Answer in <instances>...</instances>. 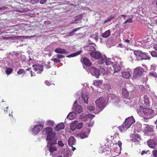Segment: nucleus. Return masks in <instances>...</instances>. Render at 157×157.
<instances>
[{"label":"nucleus","mask_w":157,"mask_h":157,"mask_svg":"<svg viewBox=\"0 0 157 157\" xmlns=\"http://www.w3.org/2000/svg\"><path fill=\"white\" fill-rule=\"evenodd\" d=\"M87 72H89L91 73L92 76H94L96 78H98L100 75V71L101 72L104 78L107 80V77H109L111 72L109 71H108L107 70L103 68H100V70L97 69L94 67H90L89 69H88L87 70H86Z\"/></svg>","instance_id":"f257e3e1"},{"label":"nucleus","mask_w":157,"mask_h":157,"mask_svg":"<svg viewBox=\"0 0 157 157\" xmlns=\"http://www.w3.org/2000/svg\"><path fill=\"white\" fill-rule=\"evenodd\" d=\"M45 123V121L42 120L39 122L38 124L31 125L29 128V132L33 135H37L44 128Z\"/></svg>","instance_id":"f03ea898"},{"label":"nucleus","mask_w":157,"mask_h":157,"mask_svg":"<svg viewBox=\"0 0 157 157\" xmlns=\"http://www.w3.org/2000/svg\"><path fill=\"white\" fill-rule=\"evenodd\" d=\"M144 99V103L145 105L143 104L144 106H140V108L137 110V112L140 117L143 118L144 120L146 121L147 119V96L145 95Z\"/></svg>","instance_id":"7ed1b4c3"},{"label":"nucleus","mask_w":157,"mask_h":157,"mask_svg":"<svg viewBox=\"0 0 157 157\" xmlns=\"http://www.w3.org/2000/svg\"><path fill=\"white\" fill-rule=\"evenodd\" d=\"M42 133L44 135H47L46 138L47 141L53 140V143H56L55 133L52 132V128L47 127L44 128L42 131Z\"/></svg>","instance_id":"20e7f679"},{"label":"nucleus","mask_w":157,"mask_h":157,"mask_svg":"<svg viewBox=\"0 0 157 157\" xmlns=\"http://www.w3.org/2000/svg\"><path fill=\"white\" fill-rule=\"evenodd\" d=\"M135 122V120L132 116L128 117L126 119L125 121L123 124L119 127V129L121 131L123 132L130 127Z\"/></svg>","instance_id":"39448f33"},{"label":"nucleus","mask_w":157,"mask_h":157,"mask_svg":"<svg viewBox=\"0 0 157 157\" xmlns=\"http://www.w3.org/2000/svg\"><path fill=\"white\" fill-rule=\"evenodd\" d=\"M144 68L141 67L136 68L134 71L133 77L135 78H137L140 77L144 74V72H146V65H143Z\"/></svg>","instance_id":"423d86ee"},{"label":"nucleus","mask_w":157,"mask_h":157,"mask_svg":"<svg viewBox=\"0 0 157 157\" xmlns=\"http://www.w3.org/2000/svg\"><path fill=\"white\" fill-rule=\"evenodd\" d=\"M131 54L136 56V59L137 61L147 59L146 54L140 51H135L133 52L132 54L131 53Z\"/></svg>","instance_id":"0eeeda50"},{"label":"nucleus","mask_w":157,"mask_h":157,"mask_svg":"<svg viewBox=\"0 0 157 157\" xmlns=\"http://www.w3.org/2000/svg\"><path fill=\"white\" fill-rule=\"evenodd\" d=\"M79 92L78 93V100H76L74 102L73 106L77 104L78 102L80 104H81L82 103H84L86 104H88V99L89 97L88 95L86 94H84L82 95V92H80V95L82 96L81 97H80L79 94Z\"/></svg>","instance_id":"6e6552de"},{"label":"nucleus","mask_w":157,"mask_h":157,"mask_svg":"<svg viewBox=\"0 0 157 157\" xmlns=\"http://www.w3.org/2000/svg\"><path fill=\"white\" fill-rule=\"evenodd\" d=\"M95 103L99 109H101V111L105 106V99L102 97H100L95 101Z\"/></svg>","instance_id":"1a4fd4ad"},{"label":"nucleus","mask_w":157,"mask_h":157,"mask_svg":"<svg viewBox=\"0 0 157 157\" xmlns=\"http://www.w3.org/2000/svg\"><path fill=\"white\" fill-rule=\"evenodd\" d=\"M53 140H50L48 142L47 147L49 148V150L50 153H52L57 150L56 148L54 145L55 144H56V143H53Z\"/></svg>","instance_id":"9d476101"},{"label":"nucleus","mask_w":157,"mask_h":157,"mask_svg":"<svg viewBox=\"0 0 157 157\" xmlns=\"http://www.w3.org/2000/svg\"><path fill=\"white\" fill-rule=\"evenodd\" d=\"M105 62L107 65H109L113 63L110 59L107 58L105 56H103L101 58L100 60L99 61V63L102 64Z\"/></svg>","instance_id":"9b49d317"},{"label":"nucleus","mask_w":157,"mask_h":157,"mask_svg":"<svg viewBox=\"0 0 157 157\" xmlns=\"http://www.w3.org/2000/svg\"><path fill=\"white\" fill-rule=\"evenodd\" d=\"M34 71L36 72L38 74L40 73L43 70V67L42 65L39 64H37L33 65Z\"/></svg>","instance_id":"f8f14e48"},{"label":"nucleus","mask_w":157,"mask_h":157,"mask_svg":"<svg viewBox=\"0 0 157 157\" xmlns=\"http://www.w3.org/2000/svg\"><path fill=\"white\" fill-rule=\"evenodd\" d=\"M90 55L94 58L96 59H99L98 63H99V61L100 60L101 57H103L100 53L98 51L96 52H91L90 53Z\"/></svg>","instance_id":"ddd939ff"},{"label":"nucleus","mask_w":157,"mask_h":157,"mask_svg":"<svg viewBox=\"0 0 157 157\" xmlns=\"http://www.w3.org/2000/svg\"><path fill=\"white\" fill-rule=\"evenodd\" d=\"M113 71L112 70L109 71V70H108L107 69H105L107 70L108 71H109L111 72L110 75V74L112 73H113V74H115L116 73L120 71L121 69V67L119 65V64L117 63L114 65H113ZM110 75H109V76Z\"/></svg>","instance_id":"4468645a"},{"label":"nucleus","mask_w":157,"mask_h":157,"mask_svg":"<svg viewBox=\"0 0 157 157\" xmlns=\"http://www.w3.org/2000/svg\"><path fill=\"white\" fill-rule=\"evenodd\" d=\"M133 138V140L136 144H140L141 139L140 136L137 134H132L131 136Z\"/></svg>","instance_id":"2eb2a0df"},{"label":"nucleus","mask_w":157,"mask_h":157,"mask_svg":"<svg viewBox=\"0 0 157 157\" xmlns=\"http://www.w3.org/2000/svg\"><path fill=\"white\" fill-rule=\"evenodd\" d=\"M83 62L86 66H83L84 68L86 70H87L88 69H89L90 66L91 65V63L90 60L86 58H84L83 59Z\"/></svg>","instance_id":"dca6fc26"},{"label":"nucleus","mask_w":157,"mask_h":157,"mask_svg":"<svg viewBox=\"0 0 157 157\" xmlns=\"http://www.w3.org/2000/svg\"><path fill=\"white\" fill-rule=\"evenodd\" d=\"M90 129H88L87 132L84 131H81L79 134L78 136L82 139H83L88 137V135L90 132Z\"/></svg>","instance_id":"f3484780"},{"label":"nucleus","mask_w":157,"mask_h":157,"mask_svg":"<svg viewBox=\"0 0 157 157\" xmlns=\"http://www.w3.org/2000/svg\"><path fill=\"white\" fill-rule=\"evenodd\" d=\"M122 143L120 141H118L117 144L114 145L113 147H116V149L114 150L115 152L117 153L116 155H117L119 153V151L121 148Z\"/></svg>","instance_id":"a211bd4d"},{"label":"nucleus","mask_w":157,"mask_h":157,"mask_svg":"<svg viewBox=\"0 0 157 157\" xmlns=\"http://www.w3.org/2000/svg\"><path fill=\"white\" fill-rule=\"evenodd\" d=\"M95 46L96 45L94 43H92L89 46H87L86 48V49L91 52H94L96 50L95 48Z\"/></svg>","instance_id":"6ab92c4d"},{"label":"nucleus","mask_w":157,"mask_h":157,"mask_svg":"<svg viewBox=\"0 0 157 157\" xmlns=\"http://www.w3.org/2000/svg\"><path fill=\"white\" fill-rule=\"evenodd\" d=\"M121 17H123L124 19H126V21L124 22V24H125L127 23H131L132 22V18L131 17L129 18V16L122 15L120 16V18H121Z\"/></svg>","instance_id":"aec40b11"},{"label":"nucleus","mask_w":157,"mask_h":157,"mask_svg":"<svg viewBox=\"0 0 157 157\" xmlns=\"http://www.w3.org/2000/svg\"><path fill=\"white\" fill-rule=\"evenodd\" d=\"M148 146L151 148H155L156 147L155 142L153 139L148 140Z\"/></svg>","instance_id":"412c9836"},{"label":"nucleus","mask_w":157,"mask_h":157,"mask_svg":"<svg viewBox=\"0 0 157 157\" xmlns=\"http://www.w3.org/2000/svg\"><path fill=\"white\" fill-rule=\"evenodd\" d=\"M68 143L69 145L73 148L72 145L76 144V140L73 136H71L68 140Z\"/></svg>","instance_id":"4be33fe9"},{"label":"nucleus","mask_w":157,"mask_h":157,"mask_svg":"<svg viewBox=\"0 0 157 157\" xmlns=\"http://www.w3.org/2000/svg\"><path fill=\"white\" fill-rule=\"evenodd\" d=\"M112 102L113 103L114 105L117 106V104L120 101L118 97L113 95L112 96Z\"/></svg>","instance_id":"5701e85b"},{"label":"nucleus","mask_w":157,"mask_h":157,"mask_svg":"<svg viewBox=\"0 0 157 157\" xmlns=\"http://www.w3.org/2000/svg\"><path fill=\"white\" fill-rule=\"evenodd\" d=\"M130 69H127V71H125L124 72H122L121 73L122 77L126 78H129L131 76L130 73Z\"/></svg>","instance_id":"b1692460"},{"label":"nucleus","mask_w":157,"mask_h":157,"mask_svg":"<svg viewBox=\"0 0 157 157\" xmlns=\"http://www.w3.org/2000/svg\"><path fill=\"white\" fill-rule=\"evenodd\" d=\"M55 52L57 53L62 54H67L68 53V52H67L66 50L60 48H58L56 49L55 50Z\"/></svg>","instance_id":"393cba45"},{"label":"nucleus","mask_w":157,"mask_h":157,"mask_svg":"<svg viewBox=\"0 0 157 157\" xmlns=\"http://www.w3.org/2000/svg\"><path fill=\"white\" fill-rule=\"evenodd\" d=\"M155 113L154 110L151 109H148V119H151L154 116Z\"/></svg>","instance_id":"a878e982"},{"label":"nucleus","mask_w":157,"mask_h":157,"mask_svg":"<svg viewBox=\"0 0 157 157\" xmlns=\"http://www.w3.org/2000/svg\"><path fill=\"white\" fill-rule=\"evenodd\" d=\"M73 109L77 113H80L82 111V108L80 105H77L73 107Z\"/></svg>","instance_id":"bb28decb"},{"label":"nucleus","mask_w":157,"mask_h":157,"mask_svg":"<svg viewBox=\"0 0 157 157\" xmlns=\"http://www.w3.org/2000/svg\"><path fill=\"white\" fill-rule=\"evenodd\" d=\"M64 127L63 123H60L56 126L55 129L57 131H59L61 129H63Z\"/></svg>","instance_id":"cd10ccee"},{"label":"nucleus","mask_w":157,"mask_h":157,"mask_svg":"<svg viewBox=\"0 0 157 157\" xmlns=\"http://www.w3.org/2000/svg\"><path fill=\"white\" fill-rule=\"evenodd\" d=\"M76 114L75 112H72L70 113L67 115V118L69 119L70 120L73 119L75 117Z\"/></svg>","instance_id":"c85d7f7f"},{"label":"nucleus","mask_w":157,"mask_h":157,"mask_svg":"<svg viewBox=\"0 0 157 157\" xmlns=\"http://www.w3.org/2000/svg\"><path fill=\"white\" fill-rule=\"evenodd\" d=\"M77 123L78 121H75L70 125V127L72 131L75 130L77 128L76 124H77Z\"/></svg>","instance_id":"c756f323"},{"label":"nucleus","mask_w":157,"mask_h":157,"mask_svg":"<svg viewBox=\"0 0 157 157\" xmlns=\"http://www.w3.org/2000/svg\"><path fill=\"white\" fill-rule=\"evenodd\" d=\"M82 50H80L76 53H74L71 54L70 55L67 56V57H68V58H71V57H74L77 56L79 55L81 53H82Z\"/></svg>","instance_id":"7c9ffc66"},{"label":"nucleus","mask_w":157,"mask_h":157,"mask_svg":"<svg viewBox=\"0 0 157 157\" xmlns=\"http://www.w3.org/2000/svg\"><path fill=\"white\" fill-rule=\"evenodd\" d=\"M12 27L13 26H11L10 27L6 28L5 29V32H6V33H14L15 30H14V29H12Z\"/></svg>","instance_id":"2f4dec72"},{"label":"nucleus","mask_w":157,"mask_h":157,"mask_svg":"<svg viewBox=\"0 0 157 157\" xmlns=\"http://www.w3.org/2000/svg\"><path fill=\"white\" fill-rule=\"evenodd\" d=\"M89 117L88 115L87 114H81L80 116V118L82 121H86L88 118Z\"/></svg>","instance_id":"473e14b6"},{"label":"nucleus","mask_w":157,"mask_h":157,"mask_svg":"<svg viewBox=\"0 0 157 157\" xmlns=\"http://www.w3.org/2000/svg\"><path fill=\"white\" fill-rule=\"evenodd\" d=\"M80 28H77L75 29H74L72 31L70 32L68 34H67V35H66L65 36L66 37L67 36H72L74 35V33L78 30Z\"/></svg>","instance_id":"72a5a7b5"},{"label":"nucleus","mask_w":157,"mask_h":157,"mask_svg":"<svg viewBox=\"0 0 157 157\" xmlns=\"http://www.w3.org/2000/svg\"><path fill=\"white\" fill-rule=\"evenodd\" d=\"M113 59L115 62L116 63H117V64L119 63L120 64H121V59L118 56H115L113 58Z\"/></svg>","instance_id":"f704fd0d"},{"label":"nucleus","mask_w":157,"mask_h":157,"mask_svg":"<svg viewBox=\"0 0 157 157\" xmlns=\"http://www.w3.org/2000/svg\"><path fill=\"white\" fill-rule=\"evenodd\" d=\"M110 35V32L109 30H108L105 31L103 34L102 36L103 37L106 38L108 37Z\"/></svg>","instance_id":"c9c22d12"},{"label":"nucleus","mask_w":157,"mask_h":157,"mask_svg":"<svg viewBox=\"0 0 157 157\" xmlns=\"http://www.w3.org/2000/svg\"><path fill=\"white\" fill-rule=\"evenodd\" d=\"M122 94L125 98H127L129 95L128 91L125 89H122Z\"/></svg>","instance_id":"e433bc0d"},{"label":"nucleus","mask_w":157,"mask_h":157,"mask_svg":"<svg viewBox=\"0 0 157 157\" xmlns=\"http://www.w3.org/2000/svg\"><path fill=\"white\" fill-rule=\"evenodd\" d=\"M90 38H92L95 40L96 41H97L98 40V37L97 34H95L90 35L89 37Z\"/></svg>","instance_id":"4c0bfd02"},{"label":"nucleus","mask_w":157,"mask_h":157,"mask_svg":"<svg viewBox=\"0 0 157 157\" xmlns=\"http://www.w3.org/2000/svg\"><path fill=\"white\" fill-rule=\"evenodd\" d=\"M46 124L47 125L53 126L55 124V122L53 121L48 120L47 121Z\"/></svg>","instance_id":"58836bf2"},{"label":"nucleus","mask_w":157,"mask_h":157,"mask_svg":"<svg viewBox=\"0 0 157 157\" xmlns=\"http://www.w3.org/2000/svg\"><path fill=\"white\" fill-rule=\"evenodd\" d=\"M12 28V29H14V30L15 31L20 30L21 29V25H14L13 26Z\"/></svg>","instance_id":"ea45409f"},{"label":"nucleus","mask_w":157,"mask_h":157,"mask_svg":"<svg viewBox=\"0 0 157 157\" xmlns=\"http://www.w3.org/2000/svg\"><path fill=\"white\" fill-rule=\"evenodd\" d=\"M102 82L100 80H96L94 82V85L96 86H99L101 84Z\"/></svg>","instance_id":"a19ab883"},{"label":"nucleus","mask_w":157,"mask_h":157,"mask_svg":"<svg viewBox=\"0 0 157 157\" xmlns=\"http://www.w3.org/2000/svg\"><path fill=\"white\" fill-rule=\"evenodd\" d=\"M13 71V69L10 68H7L6 70V73L7 75H10Z\"/></svg>","instance_id":"79ce46f5"},{"label":"nucleus","mask_w":157,"mask_h":157,"mask_svg":"<svg viewBox=\"0 0 157 157\" xmlns=\"http://www.w3.org/2000/svg\"><path fill=\"white\" fill-rule=\"evenodd\" d=\"M143 128H142L144 134L146 135L147 133V125L145 124L143 125Z\"/></svg>","instance_id":"37998d69"},{"label":"nucleus","mask_w":157,"mask_h":157,"mask_svg":"<svg viewBox=\"0 0 157 157\" xmlns=\"http://www.w3.org/2000/svg\"><path fill=\"white\" fill-rule=\"evenodd\" d=\"M25 70L22 69H20L17 72V73L18 75H20L21 74H23V75L25 74Z\"/></svg>","instance_id":"c03bdc74"},{"label":"nucleus","mask_w":157,"mask_h":157,"mask_svg":"<svg viewBox=\"0 0 157 157\" xmlns=\"http://www.w3.org/2000/svg\"><path fill=\"white\" fill-rule=\"evenodd\" d=\"M153 127L152 126H148V136L149 132H154L153 129Z\"/></svg>","instance_id":"a18cd8bd"},{"label":"nucleus","mask_w":157,"mask_h":157,"mask_svg":"<svg viewBox=\"0 0 157 157\" xmlns=\"http://www.w3.org/2000/svg\"><path fill=\"white\" fill-rule=\"evenodd\" d=\"M140 124L139 125V126L137 127H136V126L135 127V128L134 129V132L135 133H136V132H138L140 130Z\"/></svg>","instance_id":"49530a36"},{"label":"nucleus","mask_w":157,"mask_h":157,"mask_svg":"<svg viewBox=\"0 0 157 157\" xmlns=\"http://www.w3.org/2000/svg\"><path fill=\"white\" fill-rule=\"evenodd\" d=\"M146 40L145 41H142L141 42V46L144 48H146L147 46Z\"/></svg>","instance_id":"de8ad7c7"},{"label":"nucleus","mask_w":157,"mask_h":157,"mask_svg":"<svg viewBox=\"0 0 157 157\" xmlns=\"http://www.w3.org/2000/svg\"><path fill=\"white\" fill-rule=\"evenodd\" d=\"M83 124L82 123L80 122L78 123V122L77 124H76V128L78 129H81L82 126Z\"/></svg>","instance_id":"09e8293b"},{"label":"nucleus","mask_w":157,"mask_h":157,"mask_svg":"<svg viewBox=\"0 0 157 157\" xmlns=\"http://www.w3.org/2000/svg\"><path fill=\"white\" fill-rule=\"evenodd\" d=\"M95 109V107L93 105H90L87 107V109L90 111H94Z\"/></svg>","instance_id":"8fccbe9b"},{"label":"nucleus","mask_w":157,"mask_h":157,"mask_svg":"<svg viewBox=\"0 0 157 157\" xmlns=\"http://www.w3.org/2000/svg\"><path fill=\"white\" fill-rule=\"evenodd\" d=\"M149 75L154 77H157V75L156 74V73L154 72H150Z\"/></svg>","instance_id":"3c124183"},{"label":"nucleus","mask_w":157,"mask_h":157,"mask_svg":"<svg viewBox=\"0 0 157 157\" xmlns=\"http://www.w3.org/2000/svg\"><path fill=\"white\" fill-rule=\"evenodd\" d=\"M150 52V54L151 56L153 57H157V53L155 51H152L151 52L150 51L149 52Z\"/></svg>","instance_id":"603ef678"},{"label":"nucleus","mask_w":157,"mask_h":157,"mask_svg":"<svg viewBox=\"0 0 157 157\" xmlns=\"http://www.w3.org/2000/svg\"><path fill=\"white\" fill-rule=\"evenodd\" d=\"M152 153L154 157H157V150H154L152 151Z\"/></svg>","instance_id":"864d4df0"},{"label":"nucleus","mask_w":157,"mask_h":157,"mask_svg":"<svg viewBox=\"0 0 157 157\" xmlns=\"http://www.w3.org/2000/svg\"><path fill=\"white\" fill-rule=\"evenodd\" d=\"M51 60L53 61L56 63H58L60 62V60L59 59H58L56 58H52L51 59Z\"/></svg>","instance_id":"5fc2aeb1"},{"label":"nucleus","mask_w":157,"mask_h":157,"mask_svg":"<svg viewBox=\"0 0 157 157\" xmlns=\"http://www.w3.org/2000/svg\"><path fill=\"white\" fill-rule=\"evenodd\" d=\"M94 124V122L93 121L90 122L88 123L87 124V126L88 127H92Z\"/></svg>","instance_id":"6e6d98bb"},{"label":"nucleus","mask_w":157,"mask_h":157,"mask_svg":"<svg viewBox=\"0 0 157 157\" xmlns=\"http://www.w3.org/2000/svg\"><path fill=\"white\" fill-rule=\"evenodd\" d=\"M7 9V7H6L4 6H2L0 7V11L2 12L4 10H6Z\"/></svg>","instance_id":"4d7b16f0"},{"label":"nucleus","mask_w":157,"mask_h":157,"mask_svg":"<svg viewBox=\"0 0 157 157\" xmlns=\"http://www.w3.org/2000/svg\"><path fill=\"white\" fill-rule=\"evenodd\" d=\"M156 69L155 66V65H152L151 66L150 70H153L154 71Z\"/></svg>","instance_id":"13d9d810"},{"label":"nucleus","mask_w":157,"mask_h":157,"mask_svg":"<svg viewBox=\"0 0 157 157\" xmlns=\"http://www.w3.org/2000/svg\"><path fill=\"white\" fill-rule=\"evenodd\" d=\"M105 87L107 90H109L111 88V86L109 84H106Z\"/></svg>","instance_id":"bf43d9fd"},{"label":"nucleus","mask_w":157,"mask_h":157,"mask_svg":"<svg viewBox=\"0 0 157 157\" xmlns=\"http://www.w3.org/2000/svg\"><path fill=\"white\" fill-rule=\"evenodd\" d=\"M40 0H31V2L33 4H36L38 3Z\"/></svg>","instance_id":"052dcab7"},{"label":"nucleus","mask_w":157,"mask_h":157,"mask_svg":"<svg viewBox=\"0 0 157 157\" xmlns=\"http://www.w3.org/2000/svg\"><path fill=\"white\" fill-rule=\"evenodd\" d=\"M58 145L61 147H63L64 145V144L61 141H58Z\"/></svg>","instance_id":"680f3d73"},{"label":"nucleus","mask_w":157,"mask_h":157,"mask_svg":"<svg viewBox=\"0 0 157 157\" xmlns=\"http://www.w3.org/2000/svg\"><path fill=\"white\" fill-rule=\"evenodd\" d=\"M155 133L154 132H149L148 133V136H155Z\"/></svg>","instance_id":"e2e57ef3"},{"label":"nucleus","mask_w":157,"mask_h":157,"mask_svg":"<svg viewBox=\"0 0 157 157\" xmlns=\"http://www.w3.org/2000/svg\"><path fill=\"white\" fill-rule=\"evenodd\" d=\"M57 57L59 59H62L63 58L64 56L62 55L58 54L56 55Z\"/></svg>","instance_id":"0e129e2a"},{"label":"nucleus","mask_w":157,"mask_h":157,"mask_svg":"<svg viewBox=\"0 0 157 157\" xmlns=\"http://www.w3.org/2000/svg\"><path fill=\"white\" fill-rule=\"evenodd\" d=\"M47 1V0H40V3L41 4L45 3Z\"/></svg>","instance_id":"69168bd1"},{"label":"nucleus","mask_w":157,"mask_h":157,"mask_svg":"<svg viewBox=\"0 0 157 157\" xmlns=\"http://www.w3.org/2000/svg\"><path fill=\"white\" fill-rule=\"evenodd\" d=\"M50 63L49 62H48L47 63V64H45V66L46 68H48L50 67Z\"/></svg>","instance_id":"338daca9"},{"label":"nucleus","mask_w":157,"mask_h":157,"mask_svg":"<svg viewBox=\"0 0 157 157\" xmlns=\"http://www.w3.org/2000/svg\"><path fill=\"white\" fill-rule=\"evenodd\" d=\"M45 83L47 86H49L51 84L50 82L47 80L45 81Z\"/></svg>","instance_id":"774afa93"}]
</instances>
